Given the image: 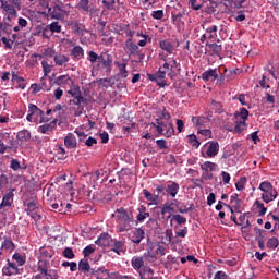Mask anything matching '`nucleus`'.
Here are the masks:
<instances>
[{
    "mask_svg": "<svg viewBox=\"0 0 279 279\" xmlns=\"http://www.w3.org/2000/svg\"><path fill=\"white\" fill-rule=\"evenodd\" d=\"M10 168L13 169V171H19V169H21V162H19L16 159H12Z\"/></svg>",
    "mask_w": 279,
    "mask_h": 279,
    "instance_id": "338daca9",
    "label": "nucleus"
},
{
    "mask_svg": "<svg viewBox=\"0 0 279 279\" xmlns=\"http://www.w3.org/2000/svg\"><path fill=\"white\" fill-rule=\"evenodd\" d=\"M126 66H128V63H122L119 65V75H121V77H128Z\"/></svg>",
    "mask_w": 279,
    "mask_h": 279,
    "instance_id": "680f3d73",
    "label": "nucleus"
},
{
    "mask_svg": "<svg viewBox=\"0 0 279 279\" xmlns=\"http://www.w3.org/2000/svg\"><path fill=\"white\" fill-rule=\"evenodd\" d=\"M71 104H74V106H77V109L75 111V117H82V112H84V107L82 104L87 105V99L82 97V93L74 97L73 100H70Z\"/></svg>",
    "mask_w": 279,
    "mask_h": 279,
    "instance_id": "9b49d317",
    "label": "nucleus"
},
{
    "mask_svg": "<svg viewBox=\"0 0 279 279\" xmlns=\"http://www.w3.org/2000/svg\"><path fill=\"white\" fill-rule=\"evenodd\" d=\"M13 260H15V263L20 266L23 267V265H25V259L23 258V256H21V254L15 253L13 255Z\"/></svg>",
    "mask_w": 279,
    "mask_h": 279,
    "instance_id": "bf43d9fd",
    "label": "nucleus"
},
{
    "mask_svg": "<svg viewBox=\"0 0 279 279\" xmlns=\"http://www.w3.org/2000/svg\"><path fill=\"white\" fill-rule=\"evenodd\" d=\"M180 44L178 43L175 46V43L173 41V39H163L159 41V47L160 49H162V51H166V53H173V51H175V47H179Z\"/></svg>",
    "mask_w": 279,
    "mask_h": 279,
    "instance_id": "f8f14e48",
    "label": "nucleus"
},
{
    "mask_svg": "<svg viewBox=\"0 0 279 279\" xmlns=\"http://www.w3.org/2000/svg\"><path fill=\"white\" fill-rule=\"evenodd\" d=\"M64 145L68 149H75V147H77V138L73 133H69L64 137Z\"/></svg>",
    "mask_w": 279,
    "mask_h": 279,
    "instance_id": "6ab92c4d",
    "label": "nucleus"
},
{
    "mask_svg": "<svg viewBox=\"0 0 279 279\" xmlns=\"http://www.w3.org/2000/svg\"><path fill=\"white\" fill-rule=\"evenodd\" d=\"M206 154H207V158H215V156L219 154V143L218 142L209 143Z\"/></svg>",
    "mask_w": 279,
    "mask_h": 279,
    "instance_id": "aec40b11",
    "label": "nucleus"
},
{
    "mask_svg": "<svg viewBox=\"0 0 279 279\" xmlns=\"http://www.w3.org/2000/svg\"><path fill=\"white\" fill-rule=\"evenodd\" d=\"M131 265H132L133 269H135V271H141V269H143V267H145V259L141 256H134L131 259Z\"/></svg>",
    "mask_w": 279,
    "mask_h": 279,
    "instance_id": "412c9836",
    "label": "nucleus"
},
{
    "mask_svg": "<svg viewBox=\"0 0 279 279\" xmlns=\"http://www.w3.org/2000/svg\"><path fill=\"white\" fill-rule=\"evenodd\" d=\"M58 270L50 269L41 271L33 277V279H59Z\"/></svg>",
    "mask_w": 279,
    "mask_h": 279,
    "instance_id": "2eb2a0df",
    "label": "nucleus"
},
{
    "mask_svg": "<svg viewBox=\"0 0 279 279\" xmlns=\"http://www.w3.org/2000/svg\"><path fill=\"white\" fill-rule=\"evenodd\" d=\"M171 221H175L177 226H184V223H186V217L180 214H174L172 215Z\"/></svg>",
    "mask_w": 279,
    "mask_h": 279,
    "instance_id": "ea45409f",
    "label": "nucleus"
},
{
    "mask_svg": "<svg viewBox=\"0 0 279 279\" xmlns=\"http://www.w3.org/2000/svg\"><path fill=\"white\" fill-rule=\"evenodd\" d=\"M70 56H72L74 60H82V58H84V48H82V46H74Z\"/></svg>",
    "mask_w": 279,
    "mask_h": 279,
    "instance_id": "cd10ccee",
    "label": "nucleus"
},
{
    "mask_svg": "<svg viewBox=\"0 0 279 279\" xmlns=\"http://www.w3.org/2000/svg\"><path fill=\"white\" fill-rule=\"evenodd\" d=\"M151 16L153 19H156V21H160L165 16V11L162 10L153 11Z\"/></svg>",
    "mask_w": 279,
    "mask_h": 279,
    "instance_id": "0e129e2a",
    "label": "nucleus"
},
{
    "mask_svg": "<svg viewBox=\"0 0 279 279\" xmlns=\"http://www.w3.org/2000/svg\"><path fill=\"white\" fill-rule=\"evenodd\" d=\"M204 3H206V0H190V5L192 10H202L204 8Z\"/></svg>",
    "mask_w": 279,
    "mask_h": 279,
    "instance_id": "58836bf2",
    "label": "nucleus"
},
{
    "mask_svg": "<svg viewBox=\"0 0 279 279\" xmlns=\"http://www.w3.org/2000/svg\"><path fill=\"white\" fill-rule=\"evenodd\" d=\"M247 117H250V111L245 108H241L240 112L235 113L236 124H235V132L238 134H241L245 128H247V124L245 121H247Z\"/></svg>",
    "mask_w": 279,
    "mask_h": 279,
    "instance_id": "0eeeda50",
    "label": "nucleus"
},
{
    "mask_svg": "<svg viewBox=\"0 0 279 279\" xmlns=\"http://www.w3.org/2000/svg\"><path fill=\"white\" fill-rule=\"evenodd\" d=\"M173 134H175V130L173 129V123H170L162 132V135L166 136V138H171Z\"/></svg>",
    "mask_w": 279,
    "mask_h": 279,
    "instance_id": "c03bdc74",
    "label": "nucleus"
},
{
    "mask_svg": "<svg viewBox=\"0 0 279 279\" xmlns=\"http://www.w3.org/2000/svg\"><path fill=\"white\" fill-rule=\"evenodd\" d=\"M12 82H16L17 88H21L22 90H25L27 86V82H25V78L12 73Z\"/></svg>",
    "mask_w": 279,
    "mask_h": 279,
    "instance_id": "7c9ffc66",
    "label": "nucleus"
},
{
    "mask_svg": "<svg viewBox=\"0 0 279 279\" xmlns=\"http://www.w3.org/2000/svg\"><path fill=\"white\" fill-rule=\"evenodd\" d=\"M144 193V197L145 199H147V202L149 203V206L154 205V206H158V194H151V192H149L148 190H143Z\"/></svg>",
    "mask_w": 279,
    "mask_h": 279,
    "instance_id": "b1692460",
    "label": "nucleus"
},
{
    "mask_svg": "<svg viewBox=\"0 0 279 279\" xmlns=\"http://www.w3.org/2000/svg\"><path fill=\"white\" fill-rule=\"evenodd\" d=\"M175 230V236H179L180 239H185L186 235L189 234V227H183L180 229L179 226L174 227Z\"/></svg>",
    "mask_w": 279,
    "mask_h": 279,
    "instance_id": "e433bc0d",
    "label": "nucleus"
},
{
    "mask_svg": "<svg viewBox=\"0 0 279 279\" xmlns=\"http://www.w3.org/2000/svg\"><path fill=\"white\" fill-rule=\"evenodd\" d=\"M78 269L83 274H87V276H90L95 268H90V264H88V259H81L78 263Z\"/></svg>",
    "mask_w": 279,
    "mask_h": 279,
    "instance_id": "4be33fe9",
    "label": "nucleus"
},
{
    "mask_svg": "<svg viewBox=\"0 0 279 279\" xmlns=\"http://www.w3.org/2000/svg\"><path fill=\"white\" fill-rule=\"evenodd\" d=\"M266 245H267L268 250H276V247H278V245H279L278 238H270L267 241Z\"/></svg>",
    "mask_w": 279,
    "mask_h": 279,
    "instance_id": "09e8293b",
    "label": "nucleus"
},
{
    "mask_svg": "<svg viewBox=\"0 0 279 279\" xmlns=\"http://www.w3.org/2000/svg\"><path fill=\"white\" fill-rule=\"evenodd\" d=\"M255 206H257L259 210V217H265V214L267 213V209L265 208V205L258 201L255 202Z\"/></svg>",
    "mask_w": 279,
    "mask_h": 279,
    "instance_id": "13d9d810",
    "label": "nucleus"
},
{
    "mask_svg": "<svg viewBox=\"0 0 279 279\" xmlns=\"http://www.w3.org/2000/svg\"><path fill=\"white\" fill-rule=\"evenodd\" d=\"M96 245H99L100 247H106L108 245V233H102L96 241Z\"/></svg>",
    "mask_w": 279,
    "mask_h": 279,
    "instance_id": "4c0bfd02",
    "label": "nucleus"
},
{
    "mask_svg": "<svg viewBox=\"0 0 279 279\" xmlns=\"http://www.w3.org/2000/svg\"><path fill=\"white\" fill-rule=\"evenodd\" d=\"M54 64L57 66H64L71 59L66 54H62V52H59L54 56Z\"/></svg>",
    "mask_w": 279,
    "mask_h": 279,
    "instance_id": "bb28decb",
    "label": "nucleus"
},
{
    "mask_svg": "<svg viewBox=\"0 0 279 279\" xmlns=\"http://www.w3.org/2000/svg\"><path fill=\"white\" fill-rule=\"evenodd\" d=\"M125 242L119 240L116 241L113 244V247L111 248V252H114L116 254H121V252H124Z\"/></svg>",
    "mask_w": 279,
    "mask_h": 279,
    "instance_id": "c9c22d12",
    "label": "nucleus"
},
{
    "mask_svg": "<svg viewBox=\"0 0 279 279\" xmlns=\"http://www.w3.org/2000/svg\"><path fill=\"white\" fill-rule=\"evenodd\" d=\"M63 256H64V258L73 259V258H75V253H73V248L65 247L63 250Z\"/></svg>",
    "mask_w": 279,
    "mask_h": 279,
    "instance_id": "6e6d98bb",
    "label": "nucleus"
},
{
    "mask_svg": "<svg viewBox=\"0 0 279 279\" xmlns=\"http://www.w3.org/2000/svg\"><path fill=\"white\" fill-rule=\"evenodd\" d=\"M260 88H271V85H269V78L265 75H263L262 80L259 81Z\"/></svg>",
    "mask_w": 279,
    "mask_h": 279,
    "instance_id": "052dcab7",
    "label": "nucleus"
},
{
    "mask_svg": "<svg viewBox=\"0 0 279 279\" xmlns=\"http://www.w3.org/2000/svg\"><path fill=\"white\" fill-rule=\"evenodd\" d=\"M17 149L19 142L14 140L11 133H0V154H5V151H14V154H16Z\"/></svg>",
    "mask_w": 279,
    "mask_h": 279,
    "instance_id": "39448f33",
    "label": "nucleus"
},
{
    "mask_svg": "<svg viewBox=\"0 0 279 279\" xmlns=\"http://www.w3.org/2000/svg\"><path fill=\"white\" fill-rule=\"evenodd\" d=\"M12 204H14V189L9 190V192L2 196L0 203V230L8 221V210L12 208Z\"/></svg>",
    "mask_w": 279,
    "mask_h": 279,
    "instance_id": "20e7f679",
    "label": "nucleus"
},
{
    "mask_svg": "<svg viewBox=\"0 0 279 279\" xmlns=\"http://www.w3.org/2000/svg\"><path fill=\"white\" fill-rule=\"evenodd\" d=\"M3 276H16L19 274V266H16V263L9 262L8 266H4L2 268Z\"/></svg>",
    "mask_w": 279,
    "mask_h": 279,
    "instance_id": "a211bd4d",
    "label": "nucleus"
},
{
    "mask_svg": "<svg viewBox=\"0 0 279 279\" xmlns=\"http://www.w3.org/2000/svg\"><path fill=\"white\" fill-rule=\"evenodd\" d=\"M179 191L180 184H178V182H171L166 186V193H168V195H170L171 197H175Z\"/></svg>",
    "mask_w": 279,
    "mask_h": 279,
    "instance_id": "393cba45",
    "label": "nucleus"
},
{
    "mask_svg": "<svg viewBox=\"0 0 279 279\" xmlns=\"http://www.w3.org/2000/svg\"><path fill=\"white\" fill-rule=\"evenodd\" d=\"M88 3H90L89 0H80L78 7L81 8V10H83V12H85V14H88V9L90 7H88Z\"/></svg>",
    "mask_w": 279,
    "mask_h": 279,
    "instance_id": "5fc2aeb1",
    "label": "nucleus"
},
{
    "mask_svg": "<svg viewBox=\"0 0 279 279\" xmlns=\"http://www.w3.org/2000/svg\"><path fill=\"white\" fill-rule=\"evenodd\" d=\"M189 143H191L192 147H199L201 143L199 141H197V135L195 134H192V135H189Z\"/></svg>",
    "mask_w": 279,
    "mask_h": 279,
    "instance_id": "4d7b16f0",
    "label": "nucleus"
},
{
    "mask_svg": "<svg viewBox=\"0 0 279 279\" xmlns=\"http://www.w3.org/2000/svg\"><path fill=\"white\" fill-rule=\"evenodd\" d=\"M63 3L54 4L48 9V16L56 21H64L69 16V12Z\"/></svg>",
    "mask_w": 279,
    "mask_h": 279,
    "instance_id": "423d86ee",
    "label": "nucleus"
},
{
    "mask_svg": "<svg viewBox=\"0 0 279 279\" xmlns=\"http://www.w3.org/2000/svg\"><path fill=\"white\" fill-rule=\"evenodd\" d=\"M211 108L218 114H221V112H223V108L221 106V102H217V101L213 100L211 101Z\"/></svg>",
    "mask_w": 279,
    "mask_h": 279,
    "instance_id": "864d4df0",
    "label": "nucleus"
},
{
    "mask_svg": "<svg viewBox=\"0 0 279 279\" xmlns=\"http://www.w3.org/2000/svg\"><path fill=\"white\" fill-rule=\"evenodd\" d=\"M16 137L20 143H29L32 141V133L27 130H22L17 133Z\"/></svg>",
    "mask_w": 279,
    "mask_h": 279,
    "instance_id": "c85d7f7f",
    "label": "nucleus"
},
{
    "mask_svg": "<svg viewBox=\"0 0 279 279\" xmlns=\"http://www.w3.org/2000/svg\"><path fill=\"white\" fill-rule=\"evenodd\" d=\"M208 45L209 49H211V51L216 54L219 56V53H221V51L223 50V47L217 43L214 44H206Z\"/></svg>",
    "mask_w": 279,
    "mask_h": 279,
    "instance_id": "37998d69",
    "label": "nucleus"
},
{
    "mask_svg": "<svg viewBox=\"0 0 279 279\" xmlns=\"http://www.w3.org/2000/svg\"><path fill=\"white\" fill-rule=\"evenodd\" d=\"M246 183H247V178L241 177L239 182L235 183L236 191H243V189H245Z\"/></svg>",
    "mask_w": 279,
    "mask_h": 279,
    "instance_id": "3c124183",
    "label": "nucleus"
},
{
    "mask_svg": "<svg viewBox=\"0 0 279 279\" xmlns=\"http://www.w3.org/2000/svg\"><path fill=\"white\" fill-rule=\"evenodd\" d=\"M231 204H234L236 213H241V210H239L241 208V199L239 198V194L231 195Z\"/></svg>",
    "mask_w": 279,
    "mask_h": 279,
    "instance_id": "79ce46f5",
    "label": "nucleus"
},
{
    "mask_svg": "<svg viewBox=\"0 0 279 279\" xmlns=\"http://www.w3.org/2000/svg\"><path fill=\"white\" fill-rule=\"evenodd\" d=\"M49 260L47 259H39L38 264H37V271L43 272V271H50L51 269H49Z\"/></svg>",
    "mask_w": 279,
    "mask_h": 279,
    "instance_id": "72a5a7b5",
    "label": "nucleus"
},
{
    "mask_svg": "<svg viewBox=\"0 0 279 279\" xmlns=\"http://www.w3.org/2000/svg\"><path fill=\"white\" fill-rule=\"evenodd\" d=\"M156 123H151V125H154V128H157V132L159 134H162V132H165V129L167 128V124L160 122V119H156Z\"/></svg>",
    "mask_w": 279,
    "mask_h": 279,
    "instance_id": "de8ad7c7",
    "label": "nucleus"
},
{
    "mask_svg": "<svg viewBox=\"0 0 279 279\" xmlns=\"http://www.w3.org/2000/svg\"><path fill=\"white\" fill-rule=\"evenodd\" d=\"M214 279H230V277L228 276V274L219 270L215 274Z\"/></svg>",
    "mask_w": 279,
    "mask_h": 279,
    "instance_id": "774afa93",
    "label": "nucleus"
},
{
    "mask_svg": "<svg viewBox=\"0 0 279 279\" xmlns=\"http://www.w3.org/2000/svg\"><path fill=\"white\" fill-rule=\"evenodd\" d=\"M116 217L118 232H130L134 228V214L123 207L116 209L112 214Z\"/></svg>",
    "mask_w": 279,
    "mask_h": 279,
    "instance_id": "f03ea898",
    "label": "nucleus"
},
{
    "mask_svg": "<svg viewBox=\"0 0 279 279\" xmlns=\"http://www.w3.org/2000/svg\"><path fill=\"white\" fill-rule=\"evenodd\" d=\"M145 239V230L143 228H136L131 235V241L135 245H141V241Z\"/></svg>",
    "mask_w": 279,
    "mask_h": 279,
    "instance_id": "f3484780",
    "label": "nucleus"
},
{
    "mask_svg": "<svg viewBox=\"0 0 279 279\" xmlns=\"http://www.w3.org/2000/svg\"><path fill=\"white\" fill-rule=\"evenodd\" d=\"M192 123L202 128L204 126V123H206V117H192Z\"/></svg>",
    "mask_w": 279,
    "mask_h": 279,
    "instance_id": "49530a36",
    "label": "nucleus"
},
{
    "mask_svg": "<svg viewBox=\"0 0 279 279\" xmlns=\"http://www.w3.org/2000/svg\"><path fill=\"white\" fill-rule=\"evenodd\" d=\"M40 0H0V8L9 21L16 19V10H21L23 3L28 8L36 5Z\"/></svg>",
    "mask_w": 279,
    "mask_h": 279,
    "instance_id": "f257e3e1",
    "label": "nucleus"
},
{
    "mask_svg": "<svg viewBox=\"0 0 279 279\" xmlns=\"http://www.w3.org/2000/svg\"><path fill=\"white\" fill-rule=\"evenodd\" d=\"M259 191H263V193H269L270 191H274V185L269 181H264L259 184Z\"/></svg>",
    "mask_w": 279,
    "mask_h": 279,
    "instance_id": "a19ab883",
    "label": "nucleus"
},
{
    "mask_svg": "<svg viewBox=\"0 0 279 279\" xmlns=\"http://www.w3.org/2000/svg\"><path fill=\"white\" fill-rule=\"evenodd\" d=\"M117 2L114 0L108 1V0H102V5L104 8H106L107 10H114V4Z\"/></svg>",
    "mask_w": 279,
    "mask_h": 279,
    "instance_id": "e2e57ef3",
    "label": "nucleus"
},
{
    "mask_svg": "<svg viewBox=\"0 0 279 279\" xmlns=\"http://www.w3.org/2000/svg\"><path fill=\"white\" fill-rule=\"evenodd\" d=\"M87 60L90 62V64H96V62H98V69H105L106 73H110V71H112V56H110L108 51L97 54V52L92 50L87 53Z\"/></svg>",
    "mask_w": 279,
    "mask_h": 279,
    "instance_id": "7ed1b4c3",
    "label": "nucleus"
},
{
    "mask_svg": "<svg viewBox=\"0 0 279 279\" xmlns=\"http://www.w3.org/2000/svg\"><path fill=\"white\" fill-rule=\"evenodd\" d=\"M202 27L205 31L208 40H215L217 38V32H219V26L208 25V23L204 22L202 24Z\"/></svg>",
    "mask_w": 279,
    "mask_h": 279,
    "instance_id": "ddd939ff",
    "label": "nucleus"
},
{
    "mask_svg": "<svg viewBox=\"0 0 279 279\" xmlns=\"http://www.w3.org/2000/svg\"><path fill=\"white\" fill-rule=\"evenodd\" d=\"M89 276L95 279H114L117 278V272H111L109 269H106V267H98L94 268ZM112 276H114V278Z\"/></svg>",
    "mask_w": 279,
    "mask_h": 279,
    "instance_id": "1a4fd4ad",
    "label": "nucleus"
},
{
    "mask_svg": "<svg viewBox=\"0 0 279 279\" xmlns=\"http://www.w3.org/2000/svg\"><path fill=\"white\" fill-rule=\"evenodd\" d=\"M60 32H62V25H60V22H52L43 28L41 37L51 38L53 34H60Z\"/></svg>",
    "mask_w": 279,
    "mask_h": 279,
    "instance_id": "6e6552de",
    "label": "nucleus"
},
{
    "mask_svg": "<svg viewBox=\"0 0 279 279\" xmlns=\"http://www.w3.org/2000/svg\"><path fill=\"white\" fill-rule=\"evenodd\" d=\"M138 215L136 216L137 222L143 223L145 219L149 217V211H147V207L145 205H141L138 208Z\"/></svg>",
    "mask_w": 279,
    "mask_h": 279,
    "instance_id": "5701e85b",
    "label": "nucleus"
},
{
    "mask_svg": "<svg viewBox=\"0 0 279 279\" xmlns=\"http://www.w3.org/2000/svg\"><path fill=\"white\" fill-rule=\"evenodd\" d=\"M147 77L150 80V82H156L157 86L160 88H165V86H167V81H165V77H167V72L162 71V69H159V71L155 74H147Z\"/></svg>",
    "mask_w": 279,
    "mask_h": 279,
    "instance_id": "9d476101",
    "label": "nucleus"
},
{
    "mask_svg": "<svg viewBox=\"0 0 279 279\" xmlns=\"http://www.w3.org/2000/svg\"><path fill=\"white\" fill-rule=\"evenodd\" d=\"M41 66L44 71V75H49L51 73V65L47 61H41Z\"/></svg>",
    "mask_w": 279,
    "mask_h": 279,
    "instance_id": "69168bd1",
    "label": "nucleus"
},
{
    "mask_svg": "<svg viewBox=\"0 0 279 279\" xmlns=\"http://www.w3.org/2000/svg\"><path fill=\"white\" fill-rule=\"evenodd\" d=\"M56 125H58V119L52 120L50 123L40 125L38 132L41 134H47V132L54 130Z\"/></svg>",
    "mask_w": 279,
    "mask_h": 279,
    "instance_id": "a878e982",
    "label": "nucleus"
},
{
    "mask_svg": "<svg viewBox=\"0 0 279 279\" xmlns=\"http://www.w3.org/2000/svg\"><path fill=\"white\" fill-rule=\"evenodd\" d=\"M27 208L25 209L27 215H29L31 213H35L36 210H38V204H36V202H28L26 204Z\"/></svg>",
    "mask_w": 279,
    "mask_h": 279,
    "instance_id": "8fccbe9b",
    "label": "nucleus"
},
{
    "mask_svg": "<svg viewBox=\"0 0 279 279\" xmlns=\"http://www.w3.org/2000/svg\"><path fill=\"white\" fill-rule=\"evenodd\" d=\"M2 252H14V242L12 240L5 239L1 244Z\"/></svg>",
    "mask_w": 279,
    "mask_h": 279,
    "instance_id": "f704fd0d",
    "label": "nucleus"
},
{
    "mask_svg": "<svg viewBox=\"0 0 279 279\" xmlns=\"http://www.w3.org/2000/svg\"><path fill=\"white\" fill-rule=\"evenodd\" d=\"M173 203L169 204H163L161 207V215H167V213H174V208L172 207Z\"/></svg>",
    "mask_w": 279,
    "mask_h": 279,
    "instance_id": "603ef678",
    "label": "nucleus"
},
{
    "mask_svg": "<svg viewBox=\"0 0 279 279\" xmlns=\"http://www.w3.org/2000/svg\"><path fill=\"white\" fill-rule=\"evenodd\" d=\"M202 171H215L217 169V163L211 162V161H206L204 165H201Z\"/></svg>",
    "mask_w": 279,
    "mask_h": 279,
    "instance_id": "a18cd8bd",
    "label": "nucleus"
},
{
    "mask_svg": "<svg viewBox=\"0 0 279 279\" xmlns=\"http://www.w3.org/2000/svg\"><path fill=\"white\" fill-rule=\"evenodd\" d=\"M124 45L126 49H129L131 56H135V53H137L138 45L134 44L132 39H128Z\"/></svg>",
    "mask_w": 279,
    "mask_h": 279,
    "instance_id": "473e14b6",
    "label": "nucleus"
},
{
    "mask_svg": "<svg viewBox=\"0 0 279 279\" xmlns=\"http://www.w3.org/2000/svg\"><path fill=\"white\" fill-rule=\"evenodd\" d=\"M28 112H31L33 117H40V123H47V121H49L48 118H45V111L34 104L28 105Z\"/></svg>",
    "mask_w": 279,
    "mask_h": 279,
    "instance_id": "4468645a",
    "label": "nucleus"
},
{
    "mask_svg": "<svg viewBox=\"0 0 279 279\" xmlns=\"http://www.w3.org/2000/svg\"><path fill=\"white\" fill-rule=\"evenodd\" d=\"M178 213H181L182 215H186V213H191L192 210H195V205L193 203L190 204L189 207L184 204H177Z\"/></svg>",
    "mask_w": 279,
    "mask_h": 279,
    "instance_id": "2f4dec72",
    "label": "nucleus"
},
{
    "mask_svg": "<svg viewBox=\"0 0 279 279\" xmlns=\"http://www.w3.org/2000/svg\"><path fill=\"white\" fill-rule=\"evenodd\" d=\"M277 197H278V191L276 190L262 194V199L266 204H269V202H274V199H276Z\"/></svg>",
    "mask_w": 279,
    "mask_h": 279,
    "instance_id": "c756f323",
    "label": "nucleus"
},
{
    "mask_svg": "<svg viewBox=\"0 0 279 279\" xmlns=\"http://www.w3.org/2000/svg\"><path fill=\"white\" fill-rule=\"evenodd\" d=\"M219 77V69H209L202 74L204 82H215Z\"/></svg>",
    "mask_w": 279,
    "mask_h": 279,
    "instance_id": "dca6fc26",
    "label": "nucleus"
}]
</instances>
